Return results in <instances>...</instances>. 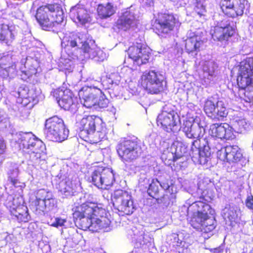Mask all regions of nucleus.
Here are the masks:
<instances>
[{"mask_svg":"<svg viewBox=\"0 0 253 253\" xmlns=\"http://www.w3.org/2000/svg\"><path fill=\"white\" fill-rule=\"evenodd\" d=\"M214 184L208 178L200 180L198 186L190 187L187 191L197 199L188 207L187 214H192L190 220L191 226L197 231L203 233H209L216 227V220L213 216L214 211L205 203L208 199L213 196Z\"/></svg>","mask_w":253,"mask_h":253,"instance_id":"f257e3e1","label":"nucleus"},{"mask_svg":"<svg viewBox=\"0 0 253 253\" xmlns=\"http://www.w3.org/2000/svg\"><path fill=\"white\" fill-rule=\"evenodd\" d=\"M121 77L118 72H113L106 76L102 82H95L92 85L85 86L79 91L81 102L87 108L94 107L104 108L108 106L109 100L102 91L101 87L108 90L112 98L121 94V86L119 85Z\"/></svg>","mask_w":253,"mask_h":253,"instance_id":"f03ea898","label":"nucleus"},{"mask_svg":"<svg viewBox=\"0 0 253 253\" xmlns=\"http://www.w3.org/2000/svg\"><path fill=\"white\" fill-rule=\"evenodd\" d=\"M74 223L80 229L92 232L110 231L111 221L103 205L89 200L77 207L73 213Z\"/></svg>","mask_w":253,"mask_h":253,"instance_id":"7ed1b4c3","label":"nucleus"},{"mask_svg":"<svg viewBox=\"0 0 253 253\" xmlns=\"http://www.w3.org/2000/svg\"><path fill=\"white\" fill-rule=\"evenodd\" d=\"M61 46L69 56L73 55L79 60L90 59L100 62L107 58L106 53L85 32L66 33L62 39Z\"/></svg>","mask_w":253,"mask_h":253,"instance_id":"20e7f679","label":"nucleus"},{"mask_svg":"<svg viewBox=\"0 0 253 253\" xmlns=\"http://www.w3.org/2000/svg\"><path fill=\"white\" fill-rule=\"evenodd\" d=\"M17 137L16 142L30 164L45 169L47 156L43 142L32 132H20L17 134Z\"/></svg>","mask_w":253,"mask_h":253,"instance_id":"39448f33","label":"nucleus"},{"mask_svg":"<svg viewBox=\"0 0 253 253\" xmlns=\"http://www.w3.org/2000/svg\"><path fill=\"white\" fill-rule=\"evenodd\" d=\"M76 124L80 130V137L85 141L96 143L107 138L105 124L99 117L78 114Z\"/></svg>","mask_w":253,"mask_h":253,"instance_id":"423d86ee","label":"nucleus"},{"mask_svg":"<svg viewBox=\"0 0 253 253\" xmlns=\"http://www.w3.org/2000/svg\"><path fill=\"white\" fill-rule=\"evenodd\" d=\"M22 44L23 46L27 47L29 55L20 60L21 66L19 67V70L21 78L23 81L29 82L33 77L34 80L37 81L35 78L39 77L42 71L40 65L42 55L37 48L32 47V43H28L26 40H23Z\"/></svg>","mask_w":253,"mask_h":253,"instance_id":"0eeeda50","label":"nucleus"},{"mask_svg":"<svg viewBox=\"0 0 253 253\" xmlns=\"http://www.w3.org/2000/svg\"><path fill=\"white\" fill-rule=\"evenodd\" d=\"M222 140L211 135L203 139L194 140L191 145L190 155L195 164L205 165L210 159L211 149L218 151Z\"/></svg>","mask_w":253,"mask_h":253,"instance_id":"6e6552de","label":"nucleus"},{"mask_svg":"<svg viewBox=\"0 0 253 253\" xmlns=\"http://www.w3.org/2000/svg\"><path fill=\"white\" fill-rule=\"evenodd\" d=\"M36 18L43 30L55 32L63 21L64 13L60 4H47L37 9Z\"/></svg>","mask_w":253,"mask_h":253,"instance_id":"1a4fd4ad","label":"nucleus"},{"mask_svg":"<svg viewBox=\"0 0 253 253\" xmlns=\"http://www.w3.org/2000/svg\"><path fill=\"white\" fill-rule=\"evenodd\" d=\"M1 201L9 210L13 219L18 222H27L30 220L31 216L21 196L6 193L3 195Z\"/></svg>","mask_w":253,"mask_h":253,"instance_id":"9d476101","label":"nucleus"},{"mask_svg":"<svg viewBox=\"0 0 253 253\" xmlns=\"http://www.w3.org/2000/svg\"><path fill=\"white\" fill-rule=\"evenodd\" d=\"M141 84L148 93L157 94L165 89L167 81L162 72L152 69L146 71L143 73L141 78Z\"/></svg>","mask_w":253,"mask_h":253,"instance_id":"9b49d317","label":"nucleus"},{"mask_svg":"<svg viewBox=\"0 0 253 253\" xmlns=\"http://www.w3.org/2000/svg\"><path fill=\"white\" fill-rule=\"evenodd\" d=\"M44 133L48 140L61 142L67 139L69 131L66 127L63 120L54 116L46 120Z\"/></svg>","mask_w":253,"mask_h":253,"instance_id":"f8f14e48","label":"nucleus"},{"mask_svg":"<svg viewBox=\"0 0 253 253\" xmlns=\"http://www.w3.org/2000/svg\"><path fill=\"white\" fill-rule=\"evenodd\" d=\"M175 109L171 104L166 105L157 117L158 126L168 132L177 133L180 129L179 118Z\"/></svg>","mask_w":253,"mask_h":253,"instance_id":"ddd939ff","label":"nucleus"},{"mask_svg":"<svg viewBox=\"0 0 253 253\" xmlns=\"http://www.w3.org/2000/svg\"><path fill=\"white\" fill-rule=\"evenodd\" d=\"M56 200L53 197L52 192L44 189L37 191L36 199L31 202V209L38 215L45 214L56 206Z\"/></svg>","mask_w":253,"mask_h":253,"instance_id":"4468645a","label":"nucleus"},{"mask_svg":"<svg viewBox=\"0 0 253 253\" xmlns=\"http://www.w3.org/2000/svg\"><path fill=\"white\" fill-rule=\"evenodd\" d=\"M52 184L65 197L71 196L80 190V184L76 179L61 170L52 180Z\"/></svg>","mask_w":253,"mask_h":253,"instance_id":"2eb2a0df","label":"nucleus"},{"mask_svg":"<svg viewBox=\"0 0 253 253\" xmlns=\"http://www.w3.org/2000/svg\"><path fill=\"white\" fill-rule=\"evenodd\" d=\"M51 95L55 98L59 106L65 110L70 111L72 113H75L77 111L78 99L70 89L60 87L52 91Z\"/></svg>","mask_w":253,"mask_h":253,"instance_id":"dca6fc26","label":"nucleus"},{"mask_svg":"<svg viewBox=\"0 0 253 253\" xmlns=\"http://www.w3.org/2000/svg\"><path fill=\"white\" fill-rule=\"evenodd\" d=\"M88 179L97 188L107 189L113 184L116 176L112 169L98 167L94 169Z\"/></svg>","mask_w":253,"mask_h":253,"instance_id":"f3484780","label":"nucleus"},{"mask_svg":"<svg viewBox=\"0 0 253 253\" xmlns=\"http://www.w3.org/2000/svg\"><path fill=\"white\" fill-rule=\"evenodd\" d=\"M239 76L237 78L238 85V95L235 94L236 98H242L246 95V88L253 83V60L249 59L241 63Z\"/></svg>","mask_w":253,"mask_h":253,"instance_id":"a211bd4d","label":"nucleus"},{"mask_svg":"<svg viewBox=\"0 0 253 253\" xmlns=\"http://www.w3.org/2000/svg\"><path fill=\"white\" fill-rule=\"evenodd\" d=\"M119 156L124 161H131L137 159L142 150L137 138L120 142L117 146Z\"/></svg>","mask_w":253,"mask_h":253,"instance_id":"6ab92c4d","label":"nucleus"},{"mask_svg":"<svg viewBox=\"0 0 253 253\" xmlns=\"http://www.w3.org/2000/svg\"><path fill=\"white\" fill-rule=\"evenodd\" d=\"M112 201L115 209L122 215L131 214L135 209L131 196L126 191L121 189L115 191L112 195Z\"/></svg>","mask_w":253,"mask_h":253,"instance_id":"aec40b11","label":"nucleus"},{"mask_svg":"<svg viewBox=\"0 0 253 253\" xmlns=\"http://www.w3.org/2000/svg\"><path fill=\"white\" fill-rule=\"evenodd\" d=\"M179 25V22L172 14L160 13L152 20V28L158 35L168 34Z\"/></svg>","mask_w":253,"mask_h":253,"instance_id":"412c9836","label":"nucleus"},{"mask_svg":"<svg viewBox=\"0 0 253 253\" xmlns=\"http://www.w3.org/2000/svg\"><path fill=\"white\" fill-rule=\"evenodd\" d=\"M236 28L235 23L233 20L225 18L211 27L210 34L214 41H227L235 33Z\"/></svg>","mask_w":253,"mask_h":253,"instance_id":"4be33fe9","label":"nucleus"},{"mask_svg":"<svg viewBox=\"0 0 253 253\" xmlns=\"http://www.w3.org/2000/svg\"><path fill=\"white\" fill-rule=\"evenodd\" d=\"M128 57L134 65L140 66L147 63L149 59L150 48L142 42H136L127 50Z\"/></svg>","mask_w":253,"mask_h":253,"instance_id":"5701e85b","label":"nucleus"},{"mask_svg":"<svg viewBox=\"0 0 253 253\" xmlns=\"http://www.w3.org/2000/svg\"><path fill=\"white\" fill-rule=\"evenodd\" d=\"M206 31L201 28L188 31L185 40V49L188 53L197 52L203 45Z\"/></svg>","mask_w":253,"mask_h":253,"instance_id":"b1692460","label":"nucleus"},{"mask_svg":"<svg viewBox=\"0 0 253 253\" xmlns=\"http://www.w3.org/2000/svg\"><path fill=\"white\" fill-rule=\"evenodd\" d=\"M204 110L207 115L213 120H222L228 114L224 102L221 100L216 101L213 98L205 101Z\"/></svg>","mask_w":253,"mask_h":253,"instance_id":"393cba45","label":"nucleus"},{"mask_svg":"<svg viewBox=\"0 0 253 253\" xmlns=\"http://www.w3.org/2000/svg\"><path fill=\"white\" fill-rule=\"evenodd\" d=\"M204 123L199 122L197 119L194 120H185L181 126L185 135L189 138L200 139L205 133Z\"/></svg>","mask_w":253,"mask_h":253,"instance_id":"a878e982","label":"nucleus"},{"mask_svg":"<svg viewBox=\"0 0 253 253\" xmlns=\"http://www.w3.org/2000/svg\"><path fill=\"white\" fill-rule=\"evenodd\" d=\"M218 159L229 164L236 163L243 157L240 148L237 145H228L217 152Z\"/></svg>","mask_w":253,"mask_h":253,"instance_id":"bb28decb","label":"nucleus"},{"mask_svg":"<svg viewBox=\"0 0 253 253\" xmlns=\"http://www.w3.org/2000/svg\"><path fill=\"white\" fill-rule=\"evenodd\" d=\"M4 17L0 16V42L9 45L14 39L16 32L15 27L10 25L9 15L5 14Z\"/></svg>","mask_w":253,"mask_h":253,"instance_id":"cd10ccee","label":"nucleus"},{"mask_svg":"<svg viewBox=\"0 0 253 253\" xmlns=\"http://www.w3.org/2000/svg\"><path fill=\"white\" fill-rule=\"evenodd\" d=\"M12 95L18 98L17 102L24 106H27L32 103V106L38 102L35 90L30 89L25 84L19 86L17 91H12Z\"/></svg>","mask_w":253,"mask_h":253,"instance_id":"c85d7f7f","label":"nucleus"},{"mask_svg":"<svg viewBox=\"0 0 253 253\" xmlns=\"http://www.w3.org/2000/svg\"><path fill=\"white\" fill-rule=\"evenodd\" d=\"M137 24L136 14L132 6L124 10L117 22L118 28L124 31L136 26Z\"/></svg>","mask_w":253,"mask_h":253,"instance_id":"c756f323","label":"nucleus"},{"mask_svg":"<svg viewBox=\"0 0 253 253\" xmlns=\"http://www.w3.org/2000/svg\"><path fill=\"white\" fill-rule=\"evenodd\" d=\"M210 135L220 140L233 139L235 136L231 126L227 124H213L210 126Z\"/></svg>","mask_w":253,"mask_h":253,"instance_id":"7c9ffc66","label":"nucleus"},{"mask_svg":"<svg viewBox=\"0 0 253 253\" xmlns=\"http://www.w3.org/2000/svg\"><path fill=\"white\" fill-rule=\"evenodd\" d=\"M203 74L201 79L204 80L205 84L208 85L212 81L217 72L218 66L212 60L201 62Z\"/></svg>","mask_w":253,"mask_h":253,"instance_id":"2f4dec72","label":"nucleus"},{"mask_svg":"<svg viewBox=\"0 0 253 253\" xmlns=\"http://www.w3.org/2000/svg\"><path fill=\"white\" fill-rule=\"evenodd\" d=\"M69 15L74 22L81 25L85 24L90 20L86 10L80 5L72 7L70 9Z\"/></svg>","mask_w":253,"mask_h":253,"instance_id":"473e14b6","label":"nucleus"},{"mask_svg":"<svg viewBox=\"0 0 253 253\" xmlns=\"http://www.w3.org/2000/svg\"><path fill=\"white\" fill-rule=\"evenodd\" d=\"M131 237L133 241L139 243L140 245H146L151 242V237L146 234L143 228L139 226L138 227H133L128 233Z\"/></svg>","mask_w":253,"mask_h":253,"instance_id":"72a5a7b5","label":"nucleus"},{"mask_svg":"<svg viewBox=\"0 0 253 253\" xmlns=\"http://www.w3.org/2000/svg\"><path fill=\"white\" fill-rule=\"evenodd\" d=\"M238 213L239 210L237 207L231 205H226L222 211L221 214L226 223L229 222L231 225L237 219Z\"/></svg>","mask_w":253,"mask_h":253,"instance_id":"f704fd0d","label":"nucleus"},{"mask_svg":"<svg viewBox=\"0 0 253 253\" xmlns=\"http://www.w3.org/2000/svg\"><path fill=\"white\" fill-rule=\"evenodd\" d=\"M21 66L20 62L18 61L15 64H12L7 67H2V68H0V76L3 78H13L18 74L20 76L19 67Z\"/></svg>","mask_w":253,"mask_h":253,"instance_id":"c9c22d12","label":"nucleus"},{"mask_svg":"<svg viewBox=\"0 0 253 253\" xmlns=\"http://www.w3.org/2000/svg\"><path fill=\"white\" fill-rule=\"evenodd\" d=\"M6 3L8 8L6 9H1L0 11V16L4 17L5 14L9 15V21H13L14 19L21 20L23 18V12L18 8H14L12 11L9 9L10 6H12V0H4Z\"/></svg>","mask_w":253,"mask_h":253,"instance_id":"e433bc0d","label":"nucleus"},{"mask_svg":"<svg viewBox=\"0 0 253 253\" xmlns=\"http://www.w3.org/2000/svg\"><path fill=\"white\" fill-rule=\"evenodd\" d=\"M193 5L194 11L203 20L207 19V9L206 5L210 4V0H189Z\"/></svg>","mask_w":253,"mask_h":253,"instance_id":"4c0bfd02","label":"nucleus"},{"mask_svg":"<svg viewBox=\"0 0 253 253\" xmlns=\"http://www.w3.org/2000/svg\"><path fill=\"white\" fill-rule=\"evenodd\" d=\"M233 133H244L248 130L250 127V124L246 119L237 118L234 119L231 126Z\"/></svg>","mask_w":253,"mask_h":253,"instance_id":"58836bf2","label":"nucleus"},{"mask_svg":"<svg viewBox=\"0 0 253 253\" xmlns=\"http://www.w3.org/2000/svg\"><path fill=\"white\" fill-rule=\"evenodd\" d=\"M116 8L112 3L108 2L105 4H99L97 8L98 16L102 19H106L115 13Z\"/></svg>","mask_w":253,"mask_h":253,"instance_id":"ea45409f","label":"nucleus"},{"mask_svg":"<svg viewBox=\"0 0 253 253\" xmlns=\"http://www.w3.org/2000/svg\"><path fill=\"white\" fill-rule=\"evenodd\" d=\"M19 59L18 55L13 54L12 52L0 55V68H2V67H7L12 64H15Z\"/></svg>","mask_w":253,"mask_h":253,"instance_id":"a19ab883","label":"nucleus"},{"mask_svg":"<svg viewBox=\"0 0 253 253\" xmlns=\"http://www.w3.org/2000/svg\"><path fill=\"white\" fill-rule=\"evenodd\" d=\"M48 224L51 226L58 228L64 227V228L71 227L73 226V222L67 219H63L60 217H54L48 221Z\"/></svg>","mask_w":253,"mask_h":253,"instance_id":"79ce46f5","label":"nucleus"},{"mask_svg":"<svg viewBox=\"0 0 253 253\" xmlns=\"http://www.w3.org/2000/svg\"><path fill=\"white\" fill-rule=\"evenodd\" d=\"M169 175L166 173H164L162 175L159 176L158 178H156L158 180V183L161 187L165 190H167L169 192H172L173 184L171 181L169 180Z\"/></svg>","mask_w":253,"mask_h":253,"instance_id":"37998d69","label":"nucleus"},{"mask_svg":"<svg viewBox=\"0 0 253 253\" xmlns=\"http://www.w3.org/2000/svg\"><path fill=\"white\" fill-rule=\"evenodd\" d=\"M170 150L173 152L175 155L177 160L181 158L183 155L186 152V149L181 142H175L173 143L169 147Z\"/></svg>","mask_w":253,"mask_h":253,"instance_id":"c03bdc74","label":"nucleus"},{"mask_svg":"<svg viewBox=\"0 0 253 253\" xmlns=\"http://www.w3.org/2000/svg\"><path fill=\"white\" fill-rule=\"evenodd\" d=\"M159 184L156 179H152L151 183L147 187V193L150 197L154 199H157L159 192Z\"/></svg>","mask_w":253,"mask_h":253,"instance_id":"a18cd8bd","label":"nucleus"},{"mask_svg":"<svg viewBox=\"0 0 253 253\" xmlns=\"http://www.w3.org/2000/svg\"><path fill=\"white\" fill-rule=\"evenodd\" d=\"M162 160L168 165H171L172 162H174L177 160L173 152L170 150V148H167L164 150L161 155Z\"/></svg>","mask_w":253,"mask_h":253,"instance_id":"49530a36","label":"nucleus"},{"mask_svg":"<svg viewBox=\"0 0 253 253\" xmlns=\"http://www.w3.org/2000/svg\"><path fill=\"white\" fill-rule=\"evenodd\" d=\"M180 234L173 233L171 235V239L172 240L173 246L176 247L178 248L177 250L178 252H180V250H183V248L181 247L182 245V240L180 238Z\"/></svg>","mask_w":253,"mask_h":253,"instance_id":"de8ad7c7","label":"nucleus"},{"mask_svg":"<svg viewBox=\"0 0 253 253\" xmlns=\"http://www.w3.org/2000/svg\"><path fill=\"white\" fill-rule=\"evenodd\" d=\"M19 174V170L18 168L16 166H14L12 168H11L8 172V181L10 182L12 181H14V180L18 179L17 177Z\"/></svg>","mask_w":253,"mask_h":253,"instance_id":"09e8293b","label":"nucleus"},{"mask_svg":"<svg viewBox=\"0 0 253 253\" xmlns=\"http://www.w3.org/2000/svg\"><path fill=\"white\" fill-rule=\"evenodd\" d=\"M11 236L7 232L0 233V237L3 238L4 239L0 241V247L5 246L7 243H9L11 240Z\"/></svg>","mask_w":253,"mask_h":253,"instance_id":"8fccbe9b","label":"nucleus"},{"mask_svg":"<svg viewBox=\"0 0 253 253\" xmlns=\"http://www.w3.org/2000/svg\"><path fill=\"white\" fill-rule=\"evenodd\" d=\"M245 205L253 213V196L251 194H248L245 200Z\"/></svg>","mask_w":253,"mask_h":253,"instance_id":"3c124183","label":"nucleus"},{"mask_svg":"<svg viewBox=\"0 0 253 253\" xmlns=\"http://www.w3.org/2000/svg\"><path fill=\"white\" fill-rule=\"evenodd\" d=\"M10 184L15 188H18L17 192L20 194L22 192V188L25 187L24 183L19 181L18 179L14 180V181H10Z\"/></svg>","mask_w":253,"mask_h":253,"instance_id":"603ef678","label":"nucleus"},{"mask_svg":"<svg viewBox=\"0 0 253 253\" xmlns=\"http://www.w3.org/2000/svg\"><path fill=\"white\" fill-rule=\"evenodd\" d=\"M150 183V179L146 177L144 175H141L139 179V185L144 187L145 188H147Z\"/></svg>","mask_w":253,"mask_h":253,"instance_id":"864d4df0","label":"nucleus"},{"mask_svg":"<svg viewBox=\"0 0 253 253\" xmlns=\"http://www.w3.org/2000/svg\"><path fill=\"white\" fill-rule=\"evenodd\" d=\"M176 7H184L188 2V0H169Z\"/></svg>","mask_w":253,"mask_h":253,"instance_id":"5fc2aeb1","label":"nucleus"},{"mask_svg":"<svg viewBox=\"0 0 253 253\" xmlns=\"http://www.w3.org/2000/svg\"><path fill=\"white\" fill-rule=\"evenodd\" d=\"M9 123L8 119L6 117V115L4 114L0 113V126H2L3 125V126L6 127L7 124ZM3 127V126H2Z\"/></svg>","mask_w":253,"mask_h":253,"instance_id":"6e6d98bb","label":"nucleus"},{"mask_svg":"<svg viewBox=\"0 0 253 253\" xmlns=\"http://www.w3.org/2000/svg\"><path fill=\"white\" fill-rule=\"evenodd\" d=\"M223 250L224 247L223 246L221 245L217 248L210 249V250L212 253H220L223 251Z\"/></svg>","mask_w":253,"mask_h":253,"instance_id":"4d7b16f0","label":"nucleus"},{"mask_svg":"<svg viewBox=\"0 0 253 253\" xmlns=\"http://www.w3.org/2000/svg\"><path fill=\"white\" fill-rule=\"evenodd\" d=\"M142 2L147 6H151L153 5V1L152 0H143Z\"/></svg>","mask_w":253,"mask_h":253,"instance_id":"13d9d810","label":"nucleus"},{"mask_svg":"<svg viewBox=\"0 0 253 253\" xmlns=\"http://www.w3.org/2000/svg\"><path fill=\"white\" fill-rule=\"evenodd\" d=\"M5 148V145L3 142V140L0 138V154L3 152V150Z\"/></svg>","mask_w":253,"mask_h":253,"instance_id":"bf43d9fd","label":"nucleus"},{"mask_svg":"<svg viewBox=\"0 0 253 253\" xmlns=\"http://www.w3.org/2000/svg\"><path fill=\"white\" fill-rule=\"evenodd\" d=\"M187 107L189 108L191 110L194 109L195 106L192 103H189L187 104Z\"/></svg>","mask_w":253,"mask_h":253,"instance_id":"052dcab7","label":"nucleus"},{"mask_svg":"<svg viewBox=\"0 0 253 253\" xmlns=\"http://www.w3.org/2000/svg\"><path fill=\"white\" fill-rule=\"evenodd\" d=\"M39 4V0H36L33 2V6L32 7V9H34L35 6L36 5H38Z\"/></svg>","mask_w":253,"mask_h":253,"instance_id":"680f3d73","label":"nucleus"},{"mask_svg":"<svg viewBox=\"0 0 253 253\" xmlns=\"http://www.w3.org/2000/svg\"><path fill=\"white\" fill-rule=\"evenodd\" d=\"M65 69H69L68 68V67L66 65H65Z\"/></svg>","mask_w":253,"mask_h":253,"instance_id":"e2e57ef3","label":"nucleus"}]
</instances>
